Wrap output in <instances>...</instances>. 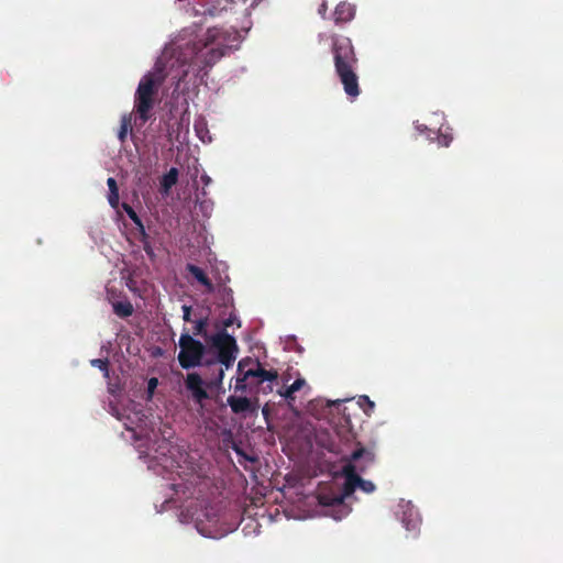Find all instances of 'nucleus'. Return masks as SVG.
<instances>
[{"label":"nucleus","mask_w":563,"mask_h":563,"mask_svg":"<svg viewBox=\"0 0 563 563\" xmlns=\"http://www.w3.org/2000/svg\"><path fill=\"white\" fill-rule=\"evenodd\" d=\"M178 178V172L176 168H172L167 174H165L162 177L161 185L162 189L165 192H168V190L177 183Z\"/></svg>","instance_id":"0eeeda50"},{"label":"nucleus","mask_w":563,"mask_h":563,"mask_svg":"<svg viewBox=\"0 0 563 563\" xmlns=\"http://www.w3.org/2000/svg\"><path fill=\"white\" fill-rule=\"evenodd\" d=\"M343 475L345 477V495H350L355 488H360L365 493L375 490V485L372 482L362 479L355 474L353 465L345 466Z\"/></svg>","instance_id":"20e7f679"},{"label":"nucleus","mask_w":563,"mask_h":563,"mask_svg":"<svg viewBox=\"0 0 563 563\" xmlns=\"http://www.w3.org/2000/svg\"><path fill=\"white\" fill-rule=\"evenodd\" d=\"M107 184H108V187L110 190V194L108 197L109 203L113 208H118L120 197H119V189H118L117 183L113 178H109Z\"/></svg>","instance_id":"1a4fd4ad"},{"label":"nucleus","mask_w":563,"mask_h":563,"mask_svg":"<svg viewBox=\"0 0 563 563\" xmlns=\"http://www.w3.org/2000/svg\"><path fill=\"white\" fill-rule=\"evenodd\" d=\"M361 455H363V451H357L353 454V461H356Z\"/></svg>","instance_id":"aec40b11"},{"label":"nucleus","mask_w":563,"mask_h":563,"mask_svg":"<svg viewBox=\"0 0 563 563\" xmlns=\"http://www.w3.org/2000/svg\"><path fill=\"white\" fill-rule=\"evenodd\" d=\"M184 312H185L184 318H185L186 320H188V319H189V314H190V310H189V308H188V307H185V308H184Z\"/></svg>","instance_id":"6ab92c4d"},{"label":"nucleus","mask_w":563,"mask_h":563,"mask_svg":"<svg viewBox=\"0 0 563 563\" xmlns=\"http://www.w3.org/2000/svg\"><path fill=\"white\" fill-rule=\"evenodd\" d=\"M306 382L302 378H298L294 384H291L285 391H280V395L290 398L294 393L299 390L305 386Z\"/></svg>","instance_id":"9b49d317"},{"label":"nucleus","mask_w":563,"mask_h":563,"mask_svg":"<svg viewBox=\"0 0 563 563\" xmlns=\"http://www.w3.org/2000/svg\"><path fill=\"white\" fill-rule=\"evenodd\" d=\"M213 345L219 352V360L227 366L235 358L236 345L232 336L220 334L213 339Z\"/></svg>","instance_id":"7ed1b4c3"},{"label":"nucleus","mask_w":563,"mask_h":563,"mask_svg":"<svg viewBox=\"0 0 563 563\" xmlns=\"http://www.w3.org/2000/svg\"><path fill=\"white\" fill-rule=\"evenodd\" d=\"M157 379L156 378H151L148 380V393H150V396H152V394L154 393L155 388L157 387Z\"/></svg>","instance_id":"dca6fc26"},{"label":"nucleus","mask_w":563,"mask_h":563,"mask_svg":"<svg viewBox=\"0 0 563 563\" xmlns=\"http://www.w3.org/2000/svg\"><path fill=\"white\" fill-rule=\"evenodd\" d=\"M114 310L120 316H130L132 313V306L129 302L115 303Z\"/></svg>","instance_id":"ddd939ff"},{"label":"nucleus","mask_w":563,"mask_h":563,"mask_svg":"<svg viewBox=\"0 0 563 563\" xmlns=\"http://www.w3.org/2000/svg\"><path fill=\"white\" fill-rule=\"evenodd\" d=\"M189 272L192 274L195 278H197L201 284L207 286L209 289H211V284L208 280V278L205 276L203 272L196 267V266H189Z\"/></svg>","instance_id":"f8f14e48"},{"label":"nucleus","mask_w":563,"mask_h":563,"mask_svg":"<svg viewBox=\"0 0 563 563\" xmlns=\"http://www.w3.org/2000/svg\"><path fill=\"white\" fill-rule=\"evenodd\" d=\"M335 14L338 20L347 21L352 19L354 14V9L349 3H342L336 8Z\"/></svg>","instance_id":"9d476101"},{"label":"nucleus","mask_w":563,"mask_h":563,"mask_svg":"<svg viewBox=\"0 0 563 563\" xmlns=\"http://www.w3.org/2000/svg\"><path fill=\"white\" fill-rule=\"evenodd\" d=\"M186 385L197 401L200 402L207 398V393L203 389L202 380L197 374H189L186 379Z\"/></svg>","instance_id":"423d86ee"},{"label":"nucleus","mask_w":563,"mask_h":563,"mask_svg":"<svg viewBox=\"0 0 563 563\" xmlns=\"http://www.w3.org/2000/svg\"><path fill=\"white\" fill-rule=\"evenodd\" d=\"M368 406L372 409L374 407V404L372 401H368Z\"/></svg>","instance_id":"412c9836"},{"label":"nucleus","mask_w":563,"mask_h":563,"mask_svg":"<svg viewBox=\"0 0 563 563\" xmlns=\"http://www.w3.org/2000/svg\"><path fill=\"white\" fill-rule=\"evenodd\" d=\"M92 365L98 366L100 368H103V366H104L103 362L100 360L92 361Z\"/></svg>","instance_id":"a211bd4d"},{"label":"nucleus","mask_w":563,"mask_h":563,"mask_svg":"<svg viewBox=\"0 0 563 563\" xmlns=\"http://www.w3.org/2000/svg\"><path fill=\"white\" fill-rule=\"evenodd\" d=\"M343 47H344V49L346 51V52L344 53V56H345V57H347V52H350V51H351V46H350L349 41H344V43H343Z\"/></svg>","instance_id":"f3484780"},{"label":"nucleus","mask_w":563,"mask_h":563,"mask_svg":"<svg viewBox=\"0 0 563 563\" xmlns=\"http://www.w3.org/2000/svg\"><path fill=\"white\" fill-rule=\"evenodd\" d=\"M153 86L154 81L150 76H145L139 85L136 109L143 120L147 119V111L152 106Z\"/></svg>","instance_id":"f03ea898"},{"label":"nucleus","mask_w":563,"mask_h":563,"mask_svg":"<svg viewBox=\"0 0 563 563\" xmlns=\"http://www.w3.org/2000/svg\"><path fill=\"white\" fill-rule=\"evenodd\" d=\"M130 126H129V122L128 121H123L122 123V128H121V132H120V139L123 140L129 131Z\"/></svg>","instance_id":"2eb2a0df"},{"label":"nucleus","mask_w":563,"mask_h":563,"mask_svg":"<svg viewBox=\"0 0 563 563\" xmlns=\"http://www.w3.org/2000/svg\"><path fill=\"white\" fill-rule=\"evenodd\" d=\"M179 362L183 367H191L199 363L202 345L189 335H183L179 341Z\"/></svg>","instance_id":"f257e3e1"},{"label":"nucleus","mask_w":563,"mask_h":563,"mask_svg":"<svg viewBox=\"0 0 563 563\" xmlns=\"http://www.w3.org/2000/svg\"><path fill=\"white\" fill-rule=\"evenodd\" d=\"M123 209L129 214V217L133 220L134 223L141 225V221L134 210L129 205H123Z\"/></svg>","instance_id":"4468645a"},{"label":"nucleus","mask_w":563,"mask_h":563,"mask_svg":"<svg viewBox=\"0 0 563 563\" xmlns=\"http://www.w3.org/2000/svg\"><path fill=\"white\" fill-rule=\"evenodd\" d=\"M228 402L234 412H243L250 408V401L244 397H230Z\"/></svg>","instance_id":"6e6552de"},{"label":"nucleus","mask_w":563,"mask_h":563,"mask_svg":"<svg viewBox=\"0 0 563 563\" xmlns=\"http://www.w3.org/2000/svg\"><path fill=\"white\" fill-rule=\"evenodd\" d=\"M336 69L344 85L345 92L352 97L358 95V86L356 76L342 63V56L336 53Z\"/></svg>","instance_id":"39448f33"}]
</instances>
